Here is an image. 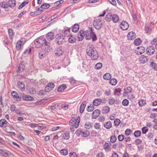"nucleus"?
Returning a JSON list of instances; mask_svg holds the SVG:
<instances>
[{"label": "nucleus", "instance_id": "obj_1", "mask_svg": "<svg viewBox=\"0 0 157 157\" xmlns=\"http://www.w3.org/2000/svg\"><path fill=\"white\" fill-rule=\"evenodd\" d=\"M93 32L92 29L90 30H80L77 34V37L79 40H82L85 36L86 40H89L91 38V33Z\"/></svg>", "mask_w": 157, "mask_h": 157}, {"label": "nucleus", "instance_id": "obj_2", "mask_svg": "<svg viewBox=\"0 0 157 157\" xmlns=\"http://www.w3.org/2000/svg\"><path fill=\"white\" fill-rule=\"evenodd\" d=\"M34 44L35 47L37 48H40L44 44L45 46H48V43L45 39L42 37H40L37 38L34 41Z\"/></svg>", "mask_w": 157, "mask_h": 157}, {"label": "nucleus", "instance_id": "obj_3", "mask_svg": "<svg viewBox=\"0 0 157 157\" xmlns=\"http://www.w3.org/2000/svg\"><path fill=\"white\" fill-rule=\"evenodd\" d=\"M93 25L94 27L97 29H100L103 25L101 19H97L94 20L93 22Z\"/></svg>", "mask_w": 157, "mask_h": 157}, {"label": "nucleus", "instance_id": "obj_4", "mask_svg": "<svg viewBox=\"0 0 157 157\" xmlns=\"http://www.w3.org/2000/svg\"><path fill=\"white\" fill-rule=\"evenodd\" d=\"M26 41L25 39L23 38L18 40L17 43L16 48L17 50H19L21 48V47L23 45Z\"/></svg>", "mask_w": 157, "mask_h": 157}, {"label": "nucleus", "instance_id": "obj_5", "mask_svg": "<svg viewBox=\"0 0 157 157\" xmlns=\"http://www.w3.org/2000/svg\"><path fill=\"white\" fill-rule=\"evenodd\" d=\"M80 122V118L78 117V118L77 119L76 121L74 119L71 120L69 122V125L71 126H74L75 128H77L79 125V124Z\"/></svg>", "mask_w": 157, "mask_h": 157}, {"label": "nucleus", "instance_id": "obj_6", "mask_svg": "<svg viewBox=\"0 0 157 157\" xmlns=\"http://www.w3.org/2000/svg\"><path fill=\"white\" fill-rule=\"evenodd\" d=\"M64 37L61 34H57L56 36V42L59 45L61 44L63 42Z\"/></svg>", "mask_w": 157, "mask_h": 157}, {"label": "nucleus", "instance_id": "obj_7", "mask_svg": "<svg viewBox=\"0 0 157 157\" xmlns=\"http://www.w3.org/2000/svg\"><path fill=\"white\" fill-rule=\"evenodd\" d=\"M94 51H97L94 48L93 44H90L88 46L87 49L86 50V54L88 56H90V54H92V52H94Z\"/></svg>", "mask_w": 157, "mask_h": 157}, {"label": "nucleus", "instance_id": "obj_8", "mask_svg": "<svg viewBox=\"0 0 157 157\" xmlns=\"http://www.w3.org/2000/svg\"><path fill=\"white\" fill-rule=\"evenodd\" d=\"M64 50L61 47L57 48H56L54 53L55 55L57 56H59L63 55Z\"/></svg>", "mask_w": 157, "mask_h": 157}, {"label": "nucleus", "instance_id": "obj_9", "mask_svg": "<svg viewBox=\"0 0 157 157\" xmlns=\"http://www.w3.org/2000/svg\"><path fill=\"white\" fill-rule=\"evenodd\" d=\"M148 59L147 56L142 55L139 58V60L140 63L143 64L147 62Z\"/></svg>", "mask_w": 157, "mask_h": 157}, {"label": "nucleus", "instance_id": "obj_10", "mask_svg": "<svg viewBox=\"0 0 157 157\" xmlns=\"http://www.w3.org/2000/svg\"><path fill=\"white\" fill-rule=\"evenodd\" d=\"M55 86L54 84L52 82L48 83L45 88V90L46 92H49L52 90Z\"/></svg>", "mask_w": 157, "mask_h": 157}, {"label": "nucleus", "instance_id": "obj_11", "mask_svg": "<svg viewBox=\"0 0 157 157\" xmlns=\"http://www.w3.org/2000/svg\"><path fill=\"white\" fill-rule=\"evenodd\" d=\"M155 52V49L154 47L151 46L147 48L146 52L149 55L153 54Z\"/></svg>", "mask_w": 157, "mask_h": 157}, {"label": "nucleus", "instance_id": "obj_12", "mask_svg": "<svg viewBox=\"0 0 157 157\" xmlns=\"http://www.w3.org/2000/svg\"><path fill=\"white\" fill-rule=\"evenodd\" d=\"M129 27L128 23L125 21H122L121 23V28L124 30H126L128 29Z\"/></svg>", "mask_w": 157, "mask_h": 157}, {"label": "nucleus", "instance_id": "obj_13", "mask_svg": "<svg viewBox=\"0 0 157 157\" xmlns=\"http://www.w3.org/2000/svg\"><path fill=\"white\" fill-rule=\"evenodd\" d=\"M100 114V111L98 109H96L93 112L92 117L94 119H96L99 116Z\"/></svg>", "mask_w": 157, "mask_h": 157}, {"label": "nucleus", "instance_id": "obj_14", "mask_svg": "<svg viewBox=\"0 0 157 157\" xmlns=\"http://www.w3.org/2000/svg\"><path fill=\"white\" fill-rule=\"evenodd\" d=\"M111 144L110 143L105 142L103 145V147L106 152H109L111 150Z\"/></svg>", "mask_w": 157, "mask_h": 157}, {"label": "nucleus", "instance_id": "obj_15", "mask_svg": "<svg viewBox=\"0 0 157 157\" xmlns=\"http://www.w3.org/2000/svg\"><path fill=\"white\" fill-rule=\"evenodd\" d=\"M124 92L123 94V96H126L128 94L132 92V89L131 87L128 86L124 88Z\"/></svg>", "mask_w": 157, "mask_h": 157}, {"label": "nucleus", "instance_id": "obj_16", "mask_svg": "<svg viewBox=\"0 0 157 157\" xmlns=\"http://www.w3.org/2000/svg\"><path fill=\"white\" fill-rule=\"evenodd\" d=\"M91 54L89 56H91V59L93 60H97L98 57V52L97 51H94V52H92Z\"/></svg>", "mask_w": 157, "mask_h": 157}, {"label": "nucleus", "instance_id": "obj_17", "mask_svg": "<svg viewBox=\"0 0 157 157\" xmlns=\"http://www.w3.org/2000/svg\"><path fill=\"white\" fill-rule=\"evenodd\" d=\"M50 6V5L48 4L44 3L42 4L40 8H38V11H39L41 13L43 11L44 9H48Z\"/></svg>", "mask_w": 157, "mask_h": 157}, {"label": "nucleus", "instance_id": "obj_18", "mask_svg": "<svg viewBox=\"0 0 157 157\" xmlns=\"http://www.w3.org/2000/svg\"><path fill=\"white\" fill-rule=\"evenodd\" d=\"M136 34L134 32H130L127 35V37L129 40H134L136 37Z\"/></svg>", "mask_w": 157, "mask_h": 157}, {"label": "nucleus", "instance_id": "obj_19", "mask_svg": "<svg viewBox=\"0 0 157 157\" xmlns=\"http://www.w3.org/2000/svg\"><path fill=\"white\" fill-rule=\"evenodd\" d=\"M54 38V33L52 32L48 33L47 34L46 38L47 40L50 41L52 40Z\"/></svg>", "mask_w": 157, "mask_h": 157}, {"label": "nucleus", "instance_id": "obj_20", "mask_svg": "<svg viewBox=\"0 0 157 157\" xmlns=\"http://www.w3.org/2000/svg\"><path fill=\"white\" fill-rule=\"evenodd\" d=\"M8 6L12 8L16 5V1L14 0H10L7 2Z\"/></svg>", "mask_w": 157, "mask_h": 157}, {"label": "nucleus", "instance_id": "obj_21", "mask_svg": "<svg viewBox=\"0 0 157 157\" xmlns=\"http://www.w3.org/2000/svg\"><path fill=\"white\" fill-rule=\"evenodd\" d=\"M86 104V101H83L81 105L79 108V112L80 113H82L83 112Z\"/></svg>", "mask_w": 157, "mask_h": 157}, {"label": "nucleus", "instance_id": "obj_22", "mask_svg": "<svg viewBox=\"0 0 157 157\" xmlns=\"http://www.w3.org/2000/svg\"><path fill=\"white\" fill-rule=\"evenodd\" d=\"M102 100L100 98H97L94 99L93 101V105L94 106H98L101 104Z\"/></svg>", "mask_w": 157, "mask_h": 157}, {"label": "nucleus", "instance_id": "obj_23", "mask_svg": "<svg viewBox=\"0 0 157 157\" xmlns=\"http://www.w3.org/2000/svg\"><path fill=\"white\" fill-rule=\"evenodd\" d=\"M119 17L116 14H113L112 15L111 20L114 22L116 23L119 20Z\"/></svg>", "mask_w": 157, "mask_h": 157}, {"label": "nucleus", "instance_id": "obj_24", "mask_svg": "<svg viewBox=\"0 0 157 157\" xmlns=\"http://www.w3.org/2000/svg\"><path fill=\"white\" fill-rule=\"evenodd\" d=\"M137 49V54L138 55H141L144 52L145 49L144 47L141 46L138 47Z\"/></svg>", "mask_w": 157, "mask_h": 157}, {"label": "nucleus", "instance_id": "obj_25", "mask_svg": "<svg viewBox=\"0 0 157 157\" xmlns=\"http://www.w3.org/2000/svg\"><path fill=\"white\" fill-rule=\"evenodd\" d=\"M70 29L67 28V29H66L65 30H63L62 33L61 34L64 37H65L67 36H68V35L70 33Z\"/></svg>", "mask_w": 157, "mask_h": 157}, {"label": "nucleus", "instance_id": "obj_26", "mask_svg": "<svg viewBox=\"0 0 157 157\" xmlns=\"http://www.w3.org/2000/svg\"><path fill=\"white\" fill-rule=\"evenodd\" d=\"M22 98L23 100L27 101H32L34 100L33 97L29 95H23L22 96Z\"/></svg>", "mask_w": 157, "mask_h": 157}, {"label": "nucleus", "instance_id": "obj_27", "mask_svg": "<svg viewBox=\"0 0 157 157\" xmlns=\"http://www.w3.org/2000/svg\"><path fill=\"white\" fill-rule=\"evenodd\" d=\"M112 126V124L111 122L108 121L105 123L104 124V127L107 129L110 128Z\"/></svg>", "mask_w": 157, "mask_h": 157}, {"label": "nucleus", "instance_id": "obj_28", "mask_svg": "<svg viewBox=\"0 0 157 157\" xmlns=\"http://www.w3.org/2000/svg\"><path fill=\"white\" fill-rule=\"evenodd\" d=\"M68 41L69 43H73L76 41V39L72 35H70L68 36Z\"/></svg>", "mask_w": 157, "mask_h": 157}, {"label": "nucleus", "instance_id": "obj_29", "mask_svg": "<svg viewBox=\"0 0 157 157\" xmlns=\"http://www.w3.org/2000/svg\"><path fill=\"white\" fill-rule=\"evenodd\" d=\"M79 25L77 24H75L73 26L72 31L73 32H76L79 29Z\"/></svg>", "mask_w": 157, "mask_h": 157}, {"label": "nucleus", "instance_id": "obj_30", "mask_svg": "<svg viewBox=\"0 0 157 157\" xmlns=\"http://www.w3.org/2000/svg\"><path fill=\"white\" fill-rule=\"evenodd\" d=\"M110 109L108 106H105L102 108V112L103 113H107L110 111Z\"/></svg>", "mask_w": 157, "mask_h": 157}, {"label": "nucleus", "instance_id": "obj_31", "mask_svg": "<svg viewBox=\"0 0 157 157\" xmlns=\"http://www.w3.org/2000/svg\"><path fill=\"white\" fill-rule=\"evenodd\" d=\"M17 86L21 90H24L25 89V85L22 82H18L17 83Z\"/></svg>", "mask_w": 157, "mask_h": 157}, {"label": "nucleus", "instance_id": "obj_32", "mask_svg": "<svg viewBox=\"0 0 157 157\" xmlns=\"http://www.w3.org/2000/svg\"><path fill=\"white\" fill-rule=\"evenodd\" d=\"M66 88V86L65 84H62L59 86L58 88V92H62Z\"/></svg>", "mask_w": 157, "mask_h": 157}, {"label": "nucleus", "instance_id": "obj_33", "mask_svg": "<svg viewBox=\"0 0 157 157\" xmlns=\"http://www.w3.org/2000/svg\"><path fill=\"white\" fill-rule=\"evenodd\" d=\"M5 124H9L8 122L5 119H2L0 120V126L2 127Z\"/></svg>", "mask_w": 157, "mask_h": 157}, {"label": "nucleus", "instance_id": "obj_34", "mask_svg": "<svg viewBox=\"0 0 157 157\" xmlns=\"http://www.w3.org/2000/svg\"><path fill=\"white\" fill-rule=\"evenodd\" d=\"M62 138L64 140H68L70 137V134L68 132H66L62 136Z\"/></svg>", "mask_w": 157, "mask_h": 157}, {"label": "nucleus", "instance_id": "obj_35", "mask_svg": "<svg viewBox=\"0 0 157 157\" xmlns=\"http://www.w3.org/2000/svg\"><path fill=\"white\" fill-rule=\"evenodd\" d=\"M92 126V123L90 122H86L84 125L85 128L87 129H90Z\"/></svg>", "mask_w": 157, "mask_h": 157}, {"label": "nucleus", "instance_id": "obj_36", "mask_svg": "<svg viewBox=\"0 0 157 157\" xmlns=\"http://www.w3.org/2000/svg\"><path fill=\"white\" fill-rule=\"evenodd\" d=\"M141 40L140 38H138L135 40L133 43L135 45L138 46L141 44Z\"/></svg>", "mask_w": 157, "mask_h": 157}, {"label": "nucleus", "instance_id": "obj_37", "mask_svg": "<svg viewBox=\"0 0 157 157\" xmlns=\"http://www.w3.org/2000/svg\"><path fill=\"white\" fill-rule=\"evenodd\" d=\"M112 15L110 13H107L105 17V20L108 22H109L111 20Z\"/></svg>", "mask_w": 157, "mask_h": 157}, {"label": "nucleus", "instance_id": "obj_38", "mask_svg": "<svg viewBox=\"0 0 157 157\" xmlns=\"http://www.w3.org/2000/svg\"><path fill=\"white\" fill-rule=\"evenodd\" d=\"M89 135V132L87 130L82 131L81 134L82 136L84 137L87 136Z\"/></svg>", "mask_w": 157, "mask_h": 157}, {"label": "nucleus", "instance_id": "obj_39", "mask_svg": "<svg viewBox=\"0 0 157 157\" xmlns=\"http://www.w3.org/2000/svg\"><path fill=\"white\" fill-rule=\"evenodd\" d=\"M103 77L105 79L108 80L111 78V76L109 73H106L104 75Z\"/></svg>", "mask_w": 157, "mask_h": 157}, {"label": "nucleus", "instance_id": "obj_40", "mask_svg": "<svg viewBox=\"0 0 157 157\" xmlns=\"http://www.w3.org/2000/svg\"><path fill=\"white\" fill-rule=\"evenodd\" d=\"M121 89L120 88H118L114 90V94L115 95H117L118 96H119L121 94Z\"/></svg>", "mask_w": 157, "mask_h": 157}, {"label": "nucleus", "instance_id": "obj_41", "mask_svg": "<svg viewBox=\"0 0 157 157\" xmlns=\"http://www.w3.org/2000/svg\"><path fill=\"white\" fill-rule=\"evenodd\" d=\"M108 101L109 104L112 105L114 104L115 100L114 98H113L112 97H110L109 98L108 100Z\"/></svg>", "mask_w": 157, "mask_h": 157}, {"label": "nucleus", "instance_id": "obj_42", "mask_svg": "<svg viewBox=\"0 0 157 157\" xmlns=\"http://www.w3.org/2000/svg\"><path fill=\"white\" fill-rule=\"evenodd\" d=\"M150 66L151 67L155 70L157 71V64L155 63L154 62H151Z\"/></svg>", "mask_w": 157, "mask_h": 157}, {"label": "nucleus", "instance_id": "obj_43", "mask_svg": "<svg viewBox=\"0 0 157 157\" xmlns=\"http://www.w3.org/2000/svg\"><path fill=\"white\" fill-rule=\"evenodd\" d=\"M0 7L3 8H8L7 3L5 2H2L0 3Z\"/></svg>", "mask_w": 157, "mask_h": 157}, {"label": "nucleus", "instance_id": "obj_44", "mask_svg": "<svg viewBox=\"0 0 157 157\" xmlns=\"http://www.w3.org/2000/svg\"><path fill=\"white\" fill-rule=\"evenodd\" d=\"M102 66V64L101 63H97L95 66V68L96 69L98 70L100 69Z\"/></svg>", "mask_w": 157, "mask_h": 157}, {"label": "nucleus", "instance_id": "obj_45", "mask_svg": "<svg viewBox=\"0 0 157 157\" xmlns=\"http://www.w3.org/2000/svg\"><path fill=\"white\" fill-rule=\"evenodd\" d=\"M110 83L112 85H115L117 83V80L114 78H113L110 80L109 81Z\"/></svg>", "mask_w": 157, "mask_h": 157}, {"label": "nucleus", "instance_id": "obj_46", "mask_svg": "<svg viewBox=\"0 0 157 157\" xmlns=\"http://www.w3.org/2000/svg\"><path fill=\"white\" fill-rule=\"evenodd\" d=\"M134 136L136 137H140L141 134V132L140 131L137 130L136 131L134 132Z\"/></svg>", "mask_w": 157, "mask_h": 157}, {"label": "nucleus", "instance_id": "obj_47", "mask_svg": "<svg viewBox=\"0 0 157 157\" xmlns=\"http://www.w3.org/2000/svg\"><path fill=\"white\" fill-rule=\"evenodd\" d=\"M8 32L10 38L12 39V37L13 35V30L11 29H8Z\"/></svg>", "mask_w": 157, "mask_h": 157}, {"label": "nucleus", "instance_id": "obj_48", "mask_svg": "<svg viewBox=\"0 0 157 157\" xmlns=\"http://www.w3.org/2000/svg\"><path fill=\"white\" fill-rule=\"evenodd\" d=\"M129 101L127 99H124L122 102V104L124 106H127L128 105Z\"/></svg>", "mask_w": 157, "mask_h": 157}, {"label": "nucleus", "instance_id": "obj_49", "mask_svg": "<svg viewBox=\"0 0 157 157\" xmlns=\"http://www.w3.org/2000/svg\"><path fill=\"white\" fill-rule=\"evenodd\" d=\"M37 11L35 12L34 13L31 12L30 13V15L32 16H33V15H39L41 13L39 11H38V8L36 10Z\"/></svg>", "mask_w": 157, "mask_h": 157}, {"label": "nucleus", "instance_id": "obj_50", "mask_svg": "<svg viewBox=\"0 0 157 157\" xmlns=\"http://www.w3.org/2000/svg\"><path fill=\"white\" fill-rule=\"evenodd\" d=\"M91 38H92V40L93 41H95L97 40V36L95 33L93 31V32L91 33Z\"/></svg>", "mask_w": 157, "mask_h": 157}, {"label": "nucleus", "instance_id": "obj_51", "mask_svg": "<svg viewBox=\"0 0 157 157\" xmlns=\"http://www.w3.org/2000/svg\"><path fill=\"white\" fill-rule=\"evenodd\" d=\"M94 109V106H93V105H92V106H91V105H90V106H88L87 108V110L88 112L92 111Z\"/></svg>", "mask_w": 157, "mask_h": 157}, {"label": "nucleus", "instance_id": "obj_52", "mask_svg": "<svg viewBox=\"0 0 157 157\" xmlns=\"http://www.w3.org/2000/svg\"><path fill=\"white\" fill-rule=\"evenodd\" d=\"M142 133L145 134L148 132V129L147 127H143L142 129Z\"/></svg>", "mask_w": 157, "mask_h": 157}, {"label": "nucleus", "instance_id": "obj_53", "mask_svg": "<svg viewBox=\"0 0 157 157\" xmlns=\"http://www.w3.org/2000/svg\"><path fill=\"white\" fill-rule=\"evenodd\" d=\"M121 121L119 119H116L114 120V124L115 126H118L120 124Z\"/></svg>", "mask_w": 157, "mask_h": 157}, {"label": "nucleus", "instance_id": "obj_54", "mask_svg": "<svg viewBox=\"0 0 157 157\" xmlns=\"http://www.w3.org/2000/svg\"><path fill=\"white\" fill-rule=\"evenodd\" d=\"M94 127L96 129L99 130L101 128V125L99 123H96L94 124Z\"/></svg>", "mask_w": 157, "mask_h": 157}, {"label": "nucleus", "instance_id": "obj_55", "mask_svg": "<svg viewBox=\"0 0 157 157\" xmlns=\"http://www.w3.org/2000/svg\"><path fill=\"white\" fill-rule=\"evenodd\" d=\"M60 153L62 155H65L67 154L68 151L66 150L62 149L60 150Z\"/></svg>", "mask_w": 157, "mask_h": 157}, {"label": "nucleus", "instance_id": "obj_56", "mask_svg": "<svg viewBox=\"0 0 157 157\" xmlns=\"http://www.w3.org/2000/svg\"><path fill=\"white\" fill-rule=\"evenodd\" d=\"M29 91L31 94H34L36 93L35 89L33 88L29 87L28 89Z\"/></svg>", "mask_w": 157, "mask_h": 157}, {"label": "nucleus", "instance_id": "obj_57", "mask_svg": "<svg viewBox=\"0 0 157 157\" xmlns=\"http://www.w3.org/2000/svg\"><path fill=\"white\" fill-rule=\"evenodd\" d=\"M117 140L116 137L114 136H112L110 137V142L112 143H114Z\"/></svg>", "mask_w": 157, "mask_h": 157}, {"label": "nucleus", "instance_id": "obj_58", "mask_svg": "<svg viewBox=\"0 0 157 157\" xmlns=\"http://www.w3.org/2000/svg\"><path fill=\"white\" fill-rule=\"evenodd\" d=\"M132 132V131L130 129H127L125 132V134L127 136L130 135Z\"/></svg>", "mask_w": 157, "mask_h": 157}, {"label": "nucleus", "instance_id": "obj_59", "mask_svg": "<svg viewBox=\"0 0 157 157\" xmlns=\"http://www.w3.org/2000/svg\"><path fill=\"white\" fill-rule=\"evenodd\" d=\"M146 103V101L144 100H141V101H139V104L140 106H142L143 105L145 104Z\"/></svg>", "mask_w": 157, "mask_h": 157}, {"label": "nucleus", "instance_id": "obj_60", "mask_svg": "<svg viewBox=\"0 0 157 157\" xmlns=\"http://www.w3.org/2000/svg\"><path fill=\"white\" fill-rule=\"evenodd\" d=\"M118 138L120 141H122L124 138V136L123 135H119L118 136Z\"/></svg>", "mask_w": 157, "mask_h": 157}, {"label": "nucleus", "instance_id": "obj_61", "mask_svg": "<svg viewBox=\"0 0 157 157\" xmlns=\"http://www.w3.org/2000/svg\"><path fill=\"white\" fill-rule=\"evenodd\" d=\"M63 0H60L56 2L55 3V6H59L60 4L63 3Z\"/></svg>", "mask_w": 157, "mask_h": 157}, {"label": "nucleus", "instance_id": "obj_62", "mask_svg": "<svg viewBox=\"0 0 157 157\" xmlns=\"http://www.w3.org/2000/svg\"><path fill=\"white\" fill-rule=\"evenodd\" d=\"M24 68V66L23 64H20L18 67V72H19L20 71H21V70H23Z\"/></svg>", "mask_w": 157, "mask_h": 157}, {"label": "nucleus", "instance_id": "obj_63", "mask_svg": "<svg viewBox=\"0 0 157 157\" xmlns=\"http://www.w3.org/2000/svg\"><path fill=\"white\" fill-rule=\"evenodd\" d=\"M151 30V29L150 27L148 26L145 27V31L146 33H150Z\"/></svg>", "mask_w": 157, "mask_h": 157}, {"label": "nucleus", "instance_id": "obj_64", "mask_svg": "<svg viewBox=\"0 0 157 157\" xmlns=\"http://www.w3.org/2000/svg\"><path fill=\"white\" fill-rule=\"evenodd\" d=\"M70 157H78L76 154L73 152H71L69 154Z\"/></svg>", "mask_w": 157, "mask_h": 157}]
</instances>
